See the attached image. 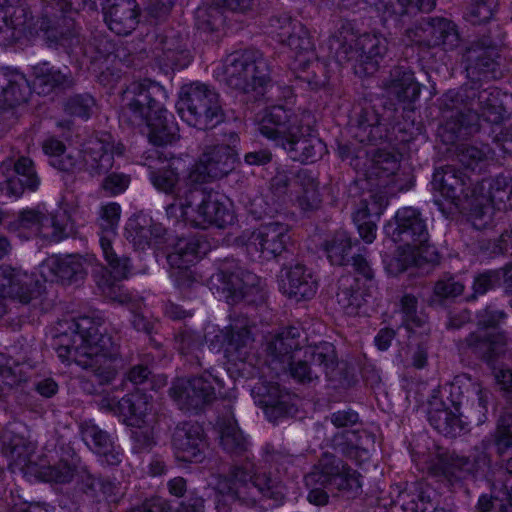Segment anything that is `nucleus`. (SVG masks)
<instances>
[{
  "instance_id": "obj_1",
  "label": "nucleus",
  "mask_w": 512,
  "mask_h": 512,
  "mask_svg": "<svg viewBox=\"0 0 512 512\" xmlns=\"http://www.w3.org/2000/svg\"><path fill=\"white\" fill-rule=\"evenodd\" d=\"M237 153L229 147H219L203 156L200 163L187 175L179 177L178 171L185 167L181 159H172L163 164L158 171L150 175L153 186L162 192L176 193V200L167 207V215L176 220L191 223L194 226L205 227L215 224L218 227L231 224L234 212L229 199L218 195H209L197 209L192 208L189 198L199 199L200 192L191 188L192 185L205 181L207 178H217L227 174L234 168Z\"/></svg>"
},
{
  "instance_id": "obj_2",
  "label": "nucleus",
  "mask_w": 512,
  "mask_h": 512,
  "mask_svg": "<svg viewBox=\"0 0 512 512\" xmlns=\"http://www.w3.org/2000/svg\"><path fill=\"white\" fill-rule=\"evenodd\" d=\"M385 233L394 242H400L403 249L399 258L385 257L384 263L390 273L404 270L408 263L436 262L435 248L428 245L426 227L416 209L408 207L397 211L394 221L385 227Z\"/></svg>"
},
{
  "instance_id": "obj_3",
  "label": "nucleus",
  "mask_w": 512,
  "mask_h": 512,
  "mask_svg": "<svg viewBox=\"0 0 512 512\" xmlns=\"http://www.w3.org/2000/svg\"><path fill=\"white\" fill-rule=\"evenodd\" d=\"M259 129L264 136L282 145L293 160L313 161L325 151V145L317 137H297L300 132L297 120L280 106L263 116Z\"/></svg>"
},
{
  "instance_id": "obj_4",
  "label": "nucleus",
  "mask_w": 512,
  "mask_h": 512,
  "mask_svg": "<svg viewBox=\"0 0 512 512\" xmlns=\"http://www.w3.org/2000/svg\"><path fill=\"white\" fill-rule=\"evenodd\" d=\"M104 139L89 140L82 151V159L74 160L71 153L66 154L60 141L49 138L43 143V151L49 157L50 164L60 170H86L91 176H97L109 170L113 164L114 145Z\"/></svg>"
},
{
  "instance_id": "obj_5",
  "label": "nucleus",
  "mask_w": 512,
  "mask_h": 512,
  "mask_svg": "<svg viewBox=\"0 0 512 512\" xmlns=\"http://www.w3.org/2000/svg\"><path fill=\"white\" fill-rule=\"evenodd\" d=\"M267 63L258 51H237L229 54L214 69L221 83L245 92L262 86L267 80Z\"/></svg>"
},
{
  "instance_id": "obj_6",
  "label": "nucleus",
  "mask_w": 512,
  "mask_h": 512,
  "mask_svg": "<svg viewBox=\"0 0 512 512\" xmlns=\"http://www.w3.org/2000/svg\"><path fill=\"white\" fill-rule=\"evenodd\" d=\"M176 108L184 122L199 129L219 122L217 95L204 84L194 83L183 87Z\"/></svg>"
},
{
  "instance_id": "obj_7",
  "label": "nucleus",
  "mask_w": 512,
  "mask_h": 512,
  "mask_svg": "<svg viewBox=\"0 0 512 512\" xmlns=\"http://www.w3.org/2000/svg\"><path fill=\"white\" fill-rule=\"evenodd\" d=\"M70 339L67 335L58 338L57 353L63 360L73 358L78 365L93 367L98 363H106L108 349L112 345L108 336L102 335L97 329L91 328L87 333H76L73 335L75 347L71 350L68 346Z\"/></svg>"
},
{
  "instance_id": "obj_8",
  "label": "nucleus",
  "mask_w": 512,
  "mask_h": 512,
  "mask_svg": "<svg viewBox=\"0 0 512 512\" xmlns=\"http://www.w3.org/2000/svg\"><path fill=\"white\" fill-rule=\"evenodd\" d=\"M48 227L53 229L52 236L57 241L74 232L71 217L63 209H59L55 215L49 217L39 210L22 211L13 229L17 231L28 230V234L23 233V236H29L44 232Z\"/></svg>"
},
{
  "instance_id": "obj_9",
  "label": "nucleus",
  "mask_w": 512,
  "mask_h": 512,
  "mask_svg": "<svg viewBox=\"0 0 512 512\" xmlns=\"http://www.w3.org/2000/svg\"><path fill=\"white\" fill-rule=\"evenodd\" d=\"M39 179L32 161L20 157L13 166H5L4 179L0 181V202L5 203L19 198L25 190H34Z\"/></svg>"
},
{
  "instance_id": "obj_10",
  "label": "nucleus",
  "mask_w": 512,
  "mask_h": 512,
  "mask_svg": "<svg viewBox=\"0 0 512 512\" xmlns=\"http://www.w3.org/2000/svg\"><path fill=\"white\" fill-rule=\"evenodd\" d=\"M30 87L26 78L16 71L0 69V120L17 116V108L28 100Z\"/></svg>"
},
{
  "instance_id": "obj_11",
  "label": "nucleus",
  "mask_w": 512,
  "mask_h": 512,
  "mask_svg": "<svg viewBox=\"0 0 512 512\" xmlns=\"http://www.w3.org/2000/svg\"><path fill=\"white\" fill-rule=\"evenodd\" d=\"M221 386V382L209 374L205 378L182 381L173 388V394L179 403L198 407L211 401L215 390Z\"/></svg>"
},
{
  "instance_id": "obj_12",
  "label": "nucleus",
  "mask_w": 512,
  "mask_h": 512,
  "mask_svg": "<svg viewBox=\"0 0 512 512\" xmlns=\"http://www.w3.org/2000/svg\"><path fill=\"white\" fill-rule=\"evenodd\" d=\"M279 286L281 291L291 298L309 299L316 293V281L303 266L297 265L281 272Z\"/></svg>"
},
{
  "instance_id": "obj_13",
  "label": "nucleus",
  "mask_w": 512,
  "mask_h": 512,
  "mask_svg": "<svg viewBox=\"0 0 512 512\" xmlns=\"http://www.w3.org/2000/svg\"><path fill=\"white\" fill-rule=\"evenodd\" d=\"M88 3L91 8L102 7L104 19L109 25L121 23L133 29V25L139 22L135 0H85V5ZM109 29L113 30V27L109 26Z\"/></svg>"
},
{
  "instance_id": "obj_14",
  "label": "nucleus",
  "mask_w": 512,
  "mask_h": 512,
  "mask_svg": "<svg viewBox=\"0 0 512 512\" xmlns=\"http://www.w3.org/2000/svg\"><path fill=\"white\" fill-rule=\"evenodd\" d=\"M286 234V226L278 223L267 224L252 235L251 245L260 250L263 258L270 259L283 251Z\"/></svg>"
},
{
  "instance_id": "obj_15",
  "label": "nucleus",
  "mask_w": 512,
  "mask_h": 512,
  "mask_svg": "<svg viewBox=\"0 0 512 512\" xmlns=\"http://www.w3.org/2000/svg\"><path fill=\"white\" fill-rule=\"evenodd\" d=\"M365 290L366 283H361L359 279L343 278L341 289L337 294V303L340 310L349 316L360 315L367 301Z\"/></svg>"
},
{
  "instance_id": "obj_16",
  "label": "nucleus",
  "mask_w": 512,
  "mask_h": 512,
  "mask_svg": "<svg viewBox=\"0 0 512 512\" xmlns=\"http://www.w3.org/2000/svg\"><path fill=\"white\" fill-rule=\"evenodd\" d=\"M32 277L9 267L0 268V298H17L21 302L29 300Z\"/></svg>"
},
{
  "instance_id": "obj_17",
  "label": "nucleus",
  "mask_w": 512,
  "mask_h": 512,
  "mask_svg": "<svg viewBox=\"0 0 512 512\" xmlns=\"http://www.w3.org/2000/svg\"><path fill=\"white\" fill-rule=\"evenodd\" d=\"M331 470L320 471L316 469L306 476V485L313 487L318 483L320 485L330 483L338 486L340 489L352 492H356L361 487L360 480L355 472L347 471L339 475H332Z\"/></svg>"
},
{
  "instance_id": "obj_18",
  "label": "nucleus",
  "mask_w": 512,
  "mask_h": 512,
  "mask_svg": "<svg viewBox=\"0 0 512 512\" xmlns=\"http://www.w3.org/2000/svg\"><path fill=\"white\" fill-rule=\"evenodd\" d=\"M82 269L81 258L76 255L67 256L62 260L51 257L41 267L45 279L51 281L54 280V276L61 279L70 278L72 274H77L81 272Z\"/></svg>"
},
{
  "instance_id": "obj_19",
  "label": "nucleus",
  "mask_w": 512,
  "mask_h": 512,
  "mask_svg": "<svg viewBox=\"0 0 512 512\" xmlns=\"http://www.w3.org/2000/svg\"><path fill=\"white\" fill-rule=\"evenodd\" d=\"M157 86H149L143 83H134L131 85L123 95V100L129 106V109L140 117L146 116V110L152 108L151 105V90H158Z\"/></svg>"
},
{
  "instance_id": "obj_20",
  "label": "nucleus",
  "mask_w": 512,
  "mask_h": 512,
  "mask_svg": "<svg viewBox=\"0 0 512 512\" xmlns=\"http://www.w3.org/2000/svg\"><path fill=\"white\" fill-rule=\"evenodd\" d=\"M502 182L503 181L497 180L495 185L492 187L489 199L491 204L486 205L481 209H476L473 212L472 223L476 228H484L491 220L493 212L492 205H497L500 209V203L504 202L505 198L509 200L510 196L512 195V185L505 184L504 188H500Z\"/></svg>"
},
{
  "instance_id": "obj_21",
  "label": "nucleus",
  "mask_w": 512,
  "mask_h": 512,
  "mask_svg": "<svg viewBox=\"0 0 512 512\" xmlns=\"http://www.w3.org/2000/svg\"><path fill=\"white\" fill-rule=\"evenodd\" d=\"M123 421L131 426L139 425L140 419L147 411L146 399L142 396L123 398L115 408Z\"/></svg>"
},
{
  "instance_id": "obj_22",
  "label": "nucleus",
  "mask_w": 512,
  "mask_h": 512,
  "mask_svg": "<svg viewBox=\"0 0 512 512\" xmlns=\"http://www.w3.org/2000/svg\"><path fill=\"white\" fill-rule=\"evenodd\" d=\"M197 21V29L203 32H217L234 28L231 24L232 19L228 15H223V13L216 9L209 12L206 9H198Z\"/></svg>"
},
{
  "instance_id": "obj_23",
  "label": "nucleus",
  "mask_w": 512,
  "mask_h": 512,
  "mask_svg": "<svg viewBox=\"0 0 512 512\" xmlns=\"http://www.w3.org/2000/svg\"><path fill=\"white\" fill-rule=\"evenodd\" d=\"M496 8L497 0H472L465 19L472 25H483L493 18Z\"/></svg>"
},
{
  "instance_id": "obj_24",
  "label": "nucleus",
  "mask_w": 512,
  "mask_h": 512,
  "mask_svg": "<svg viewBox=\"0 0 512 512\" xmlns=\"http://www.w3.org/2000/svg\"><path fill=\"white\" fill-rule=\"evenodd\" d=\"M310 356L314 365L323 366L324 370H328L335 363L334 347L329 343H323L317 347H307L304 352L297 350L293 354V359H300L301 355Z\"/></svg>"
},
{
  "instance_id": "obj_25",
  "label": "nucleus",
  "mask_w": 512,
  "mask_h": 512,
  "mask_svg": "<svg viewBox=\"0 0 512 512\" xmlns=\"http://www.w3.org/2000/svg\"><path fill=\"white\" fill-rule=\"evenodd\" d=\"M451 176L448 173L435 172L431 182V190L435 203L439 206L442 212H445L444 203L452 202L454 197L453 184L449 182Z\"/></svg>"
},
{
  "instance_id": "obj_26",
  "label": "nucleus",
  "mask_w": 512,
  "mask_h": 512,
  "mask_svg": "<svg viewBox=\"0 0 512 512\" xmlns=\"http://www.w3.org/2000/svg\"><path fill=\"white\" fill-rule=\"evenodd\" d=\"M351 247L350 239L345 231L338 232L325 246V252L332 264L342 265Z\"/></svg>"
},
{
  "instance_id": "obj_27",
  "label": "nucleus",
  "mask_w": 512,
  "mask_h": 512,
  "mask_svg": "<svg viewBox=\"0 0 512 512\" xmlns=\"http://www.w3.org/2000/svg\"><path fill=\"white\" fill-rule=\"evenodd\" d=\"M100 245L104 254L105 259L111 268V273H113L114 277L117 279L126 277L129 270V262L127 259H118L112 252L110 239L101 235L100 237Z\"/></svg>"
},
{
  "instance_id": "obj_28",
  "label": "nucleus",
  "mask_w": 512,
  "mask_h": 512,
  "mask_svg": "<svg viewBox=\"0 0 512 512\" xmlns=\"http://www.w3.org/2000/svg\"><path fill=\"white\" fill-rule=\"evenodd\" d=\"M121 214L120 206L115 202L103 205L99 212V225L107 235L113 234Z\"/></svg>"
},
{
  "instance_id": "obj_29",
  "label": "nucleus",
  "mask_w": 512,
  "mask_h": 512,
  "mask_svg": "<svg viewBox=\"0 0 512 512\" xmlns=\"http://www.w3.org/2000/svg\"><path fill=\"white\" fill-rule=\"evenodd\" d=\"M354 222L361 239L367 243H372L376 238L377 227L374 219L367 217L366 211H356Z\"/></svg>"
},
{
  "instance_id": "obj_30",
  "label": "nucleus",
  "mask_w": 512,
  "mask_h": 512,
  "mask_svg": "<svg viewBox=\"0 0 512 512\" xmlns=\"http://www.w3.org/2000/svg\"><path fill=\"white\" fill-rule=\"evenodd\" d=\"M34 85H59L63 82L64 76L53 70L48 63L39 64L34 68Z\"/></svg>"
},
{
  "instance_id": "obj_31",
  "label": "nucleus",
  "mask_w": 512,
  "mask_h": 512,
  "mask_svg": "<svg viewBox=\"0 0 512 512\" xmlns=\"http://www.w3.org/2000/svg\"><path fill=\"white\" fill-rule=\"evenodd\" d=\"M387 207V199L383 194H374L370 196L367 203L357 209V211H366L367 217L379 218Z\"/></svg>"
},
{
  "instance_id": "obj_32",
  "label": "nucleus",
  "mask_w": 512,
  "mask_h": 512,
  "mask_svg": "<svg viewBox=\"0 0 512 512\" xmlns=\"http://www.w3.org/2000/svg\"><path fill=\"white\" fill-rule=\"evenodd\" d=\"M497 285H500L499 272L489 271L479 274L475 278L473 289L476 294H484Z\"/></svg>"
},
{
  "instance_id": "obj_33",
  "label": "nucleus",
  "mask_w": 512,
  "mask_h": 512,
  "mask_svg": "<svg viewBox=\"0 0 512 512\" xmlns=\"http://www.w3.org/2000/svg\"><path fill=\"white\" fill-rule=\"evenodd\" d=\"M25 14V9L21 5L14 7L8 5L5 8H0V16H2L7 28L17 29L18 25L21 24V18Z\"/></svg>"
},
{
  "instance_id": "obj_34",
  "label": "nucleus",
  "mask_w": 512,
  "mask_h": 512,
  "mask_svg": "<svg viewBox=\"0 0 512 512\" xmlns=\"http://www.w3.org/2000/svg\"><path fill=\"white\" fill-rule=\"evenodd\" d=\"M464 285L455 278L439 281L435 286V293L441 297H455L462 293Z\"/></svg>"
},
{
  "instance_id": "obj_35",
  "label": "nucleus",
  "mask_w": 512,
  "mask_h": 512,
  "mask_svg": "<svg viewBox=\"0 0 512 512\" xmlns=\"http://www.w3.org/2000/svg\"><path fill=\"white\" fill-rule=\"evenodd\" d=\"M445 420V423L441 424L436 422L437 420L434 417H431V421L435 422V426L441 432L448 435H456L457 429H462V420L457 417H448V413L446 411L439 412L438 420Z\"/></svg>"
},
{
  "instance_id": "obj_36",
  "label": "nucleus",
  "mask_w": 512,
  "mask_h": 512,
  "mask_svg": "<svg viewBox=\"0 0 512 512\" xmlns=\"http://www.w3.org/2000/svg\"><path fill=\"white\" fill-rule=\"evenodd\" d=\"M128 185L129 178L122 174H111L103 183L104 189L113 195L124 192Z\"/></svg>"
},
{
  "instance_id": "obj_37",
  "label": "nucleus",
  "mask_w": 512,
  "mask_h": 512,
  "mask_svg": "<svg viewBox=\"0 0 512 512\" xmlns=\"http://www.w3.org/2000/svg\"><path fill=\"white\" fill-rule=\"evenodd\" d=\"M196 253L195 248L191 249V252H188L186 243L181 241L178 244V252L175 254L169 255L168 259L171 264H177L179 267H185L189 263L193 262L194 256L192 254Z\"/></svg>"
},
{
  "instance_id": "obj_38",
  "label": "nucleus",
  "mask_w": 512,
  "mask_h": 512,
  "mask_svg": "<svg viewBox=\"0 0 512 512\" xmlns=\"http://www.w3.org/2000/svg\"><path fill=\"white\" fill-rule=\"evenodd\" d=\"M243 440L240 429L235 424H230L221 432V441L227 448L239 446Z\"/></svg>"
},
{
  "instance_id": "obj_39",
  "label": "nucleus",
  "mask_w": 512,
  "mask_h": 512,
  "mask_svg": "<svg viewBox=\"0 0 512 512\" xmlns=\"http://www.w3.org/2000/svg\"><path fill=\"white\" fill-rule=\"evenodd\" d=\"M428 27H422L423 30H431L432 32H454L455 24L447 18H433L427 23Z\"/></svg>"
},
{
  "instance_id": "obj_40",
  "label": "nucleus",
  "mask_w": 512,
  "mask_h": 512,
  "mask_svg": "<svg viewBox=\"0 0 512 512\" xmlns=\"http://www.w3.org/2000/svg\"><path fill=\"white\" fill-rule=\"evenodd\" d=\"M392 91L395 92L399 98L408 97L409 93H412L413 96L419 93V86L417 83H414L410 78L405 82H397L394 83L391 87Z\"/></svg>"
},
{
  "instance_id": "obj_41",
  "label": "nucleus",
  "mask_w": 512,
  "mask_h": 512,
  "mask_svg": "<svg viewBox=\"0 0 512 512\" xmlns=\"http://www.w3.org/2000/svg\"><path fill=\"white\" fill-rule=\"evenodd\" d=\"M299 23L287 14L275 16L270 20V28L274 30H296Z\"/></svg>"
},
{
  "instance_id": "obj_42",
  "label": "nucleus",
  "mask_w": 512,
  "mask_h": 512,
  "mask_svg": "<svg viewBox=\"0 0 512 512\" xmlns=\"http://www.w3.org/2000/svg\"><path fill=\"white\" fill-rule=\"evenodd\" d=\"M20 379L17 377L16 372L12 371V368L9 366H0V386H13L17 384Z\"/></svg>"
},
{
  "instance_id": "obj_43",
  "label": "nucleus",
  "mask_w": 512,
  "mask_h": 512,
  "mask_svg": "<svg viewBox=\"0 0 512 512\" xmlns=\"http://www.w3.org/2000/svg\"><path fill=\"white\" fill-rule=\"evenodd\" d=\"M345 453L348 458L359 464L364 463L370 457V452L367 448L350 447L346 450Z\"/></svg>"
},
{
  "instance_id": "obj_44",
  "label": "nucleus",
  "mask_w": 512,
  "mask_h": 512,
  "mask_svg": "<svg viewBox=\"0 0 512 512\" xmlns=\"http://www.w3.org/2000/svg\"><path fill=\"white\" fill-rule=\"evenodd\" d=\"M331 420L335 426H346L356 422L357 414L346 411L337 412L332 415Z\"/></svg>"
},
{
  "instance_id": "obj_45",
  "label": "nucleus",
  "mask_w": 512,
  "mask_h": 512,
  "mask_svg": "<svg viewBox=\"0 0 512 512\" xmlns=\"http://www.w3.org/2000/svg\"><path fill=\"white\" fill-rule=\"evenodd\" d=\"M393 337L394 333L392 330L385 329L380 331L375 338L376 346L379 350H386L389 347Z\"/></svg>"
},
{
  "instance_id": "obj_46",
  "label": "nucleus",
  "mask_w": 512,
  "mask_h": 512,
  "mask_svg": "<svg viewBox=\"0 0 512 512\" xmlns=\"http://www.w3.org/2000/svg\"><path fill=\"white\" fill-rule=\"evenodd\" d=\"M83 438L84 440L90 444V441L93 442L95 445H102L105 441L106 437L105 435L96 428L87 429L83 432Z\"/></svg>"
},
{
  "instance_id": "obj_47",
  "label": "nucleus",
  "mask_w": 512,
  "mask_h": 512,
  "mask_svg": "<svg viewBox=\"0 0 512 512\" xmlns=\"http://www.w3.org/2000/svg\"><path fill=\"white\" fill-rule=\"evenodd\" d=\"M292 375L300 381L311 380V368L306 363L299 362L297 366L291 367Z\"/></svg>"
},
{
  "instance_id": "obj_48",
  "label": "nucleus",
  "mask_w": 512,
  "mask_h": 512,
  "mask_svg": "<svg viewBox=\"0 0 512 512\" xmlns=\"http://www.w3.org/2000/svg\"><path fill=\"white\" fill-rule=\"evenodd\" d=\"M37 391L45 397H50L56 393L57 385L53 380L46 379L38 383Z\"/></svg>"
},
{
  "instance_id": "obj_49",
  "label": "nucleus",
  "mask_w": 512,
  "mask_h": 512,
  "mask_svg": "<svg viewBox=\"0 0 512 512\" xmlns=\"http://www.w3.org/2000/svg\"><path fill=\"white\" fill-rule=\"evenodd\" d=\"M328 496L326 492L315 487L312 488L308 494V500L315 505H324L327 502Z\"/></svg>"
},
{
  "instance_id": "obj_50",
  "label": "nucleus",
  "mask_w": 512,
  "mask_h": 512,
  "mask_svg": "<svg viewBox=\"0 0 512 512\" xmlns=\"http://www.w3.org/2000/svg\"><path fill=\"white\" fill-rule=\"evenodd\" d=\"M149 139L152 143L157 144V145H163V144H166L171 141L167 137L165 127L160 129L159 131L151 129V131L149 132Z\"/></svg>"
},
{
  "instance_id": "obj_51",
  "label": "nucleus",
  "mask_w": 512,
  "mask_h": 512,
  "mask_svg": "<svg viewBox=\"0 0 512 512\" xmlns=\"http://www.w3.org/2000/svg\"><path fill=\"white\" fill-rule=\"evenodd\" d=\"M148 373L149 372L146 367L137 366L131 370V372L129 374V379L131 382H133L135 384H139L147 378Z\"/></svg>"
},
{
  "instance_id": "obj_52",
  "label": "nucleus",
  "mask_w": 512,
  "mask_h": 512,
  "mask_svg": "<svg viewBox=\"0 0 512 512\" xmlns=\"http://www.w3.org/2000/svg\"><path fill=\"white\" fill-rule=\"evenodd\" d=\"M483 115L486 117L487 121H489V122H492V123L499 122L502 119L501 107L495 106L492 103H489V107L487 108V110L484 112Z\"/></svg>"
},
{
  "instance_id": "obj_53",
  "label": "nucleus",
  "mask_w": 512,
  "mask_h": 512,
  "mask_svg": "<svg viewBox=\"0 0 512 512\" xmlns=\"http://www.w3.org/2000/svg\"><path fill=\"white\" fill-rule=\"evenodd\" d=\"M269 154L267 152H252L245 156V161L248 164H262L269 160Z\"/></svg>"
},
{
  "instance_id": "obj_54",
  "label": "nucleus",
  "mask_w": 512,
  "mask_h": 512,
  "mask_svg": "<svg viewBox=\"0 0 512 512\" xmlns=\"http://www.w3.org/2000/svg\"><path fill=\"white\" fill-rule=\"evenodd\" d=\"M252 0H225V5L231 10L244 11L251 7Z\"/></svg>"
},
{
  "instance_id": "obj_55",
  "label": "nucleus",
  "mask_w": 512,
  "mask_h": 512,
  "mask_svg": "<svg viewBox=\"0 0 512 512\" xmlns=\"http://www.w3.org/2000/svg\"><path fill=\"white\" fill-rule=\"evenodd\" d=\"M416 7L411 3L410 0H398L395 11L401 16L411 14Z\"/></svg>"
},
{
  "instance_id": "obj_56",
  "label": "nucleus",
  "mask_w": 512,
  "mask_h": 512,
  "mask_svg": "<svg viewBox=\"0 0 512 512\" xmlns=\"http://www.w3.org/2000/svg\"><path fill=\"white\" fill-rule=\"evenodd\" d=\"M169 490L175 496H180L185 490V481L182 478H175L169 483Z\"/></svg>"
},
{
  "instance_id": "obj_57",
  "label": "nucleus",
  "mask_w": 512,
  "mask_h": 512,
  "mask_svg": "<svg viewBox=\"0 0 512 512\" xmlns=\"http://www.w3.org/2000/svg\"><path fill=\"white\" fill-rule=\"evenodd\" d=\"M498 272L500 285H503L505 288L512 287V265L506 270Z\"/></svg>"
},
{
  "instance_id": "obj_58",
  "label": "nucleus",
  "mask_w": 512,
  "mask_h": 512,
  "mask_svg": "<svg viewBox=\"0 0 512 512\" xmlns=\"http://www.w3.org/2000/svg\"><path fill=\"white\" fill-rule=\"evenodd\" d=\"M179 447L185 452L187 455H183L185 460H194L197 457V451L195 447H186V444L181 443Z\"/></svg>"
},
{
  "instance_id": "obj_59",
  "label": "nucleus",
  "mask_w": 512,
  "mask_h": 512,
  "mask_svg": "<svg viewBox=\"0 0 512 512\" xmlns=\"http://www.w3.org/2000/svg\"><path fill=\"white\" fill-rule=\"evenodd\" d=\"M478 506L482 512L489 511L492 506L490 498L488 496H481L478 500Z\"/></svg>"
},
{
  "instance_id": "obj_60",
  "label": "nucleus",
  "mask_w": 512,
  "mask_h": 512,
  "mask_svg": "<svg viewBox=\"0 0 512 512\" xmlns=\"http://www.w3.org/2000/svg\"><path fill=\"white\" fill-rule=\"evenodd\" d=\"M436 0H417L418 9L422 11H430L434 8Z\"/></svg>"
},
{
  "instance_id": "obj_61",
  "label": "nucleus",
  "mask_w": 512,
  "mask_h": 512,
  "mask_svg": "<svg viewBox=\"0 0 512 512\" xmlns=\"http://www.w3.org/2000/svg\"><path fill=\"white\" fill-rule=\"evenodd\" d=\"M161 8L159 12H155V16L158 17L160 14H165L173 5V0H160Z\"/></svg>"
},
{
  "instance_id": "obj_62",
  "label": "nucleus",
  "mask_w": 512,
  "mask_h": 512,
  "mask_svg": "<svg viewBox=\"0 0 512 512\" xmlns=\"http://www.w3.org/2000/svg\"><path fill=\"white\" fill-rule=\"evenodd\" d=\"M186 246H187V250H188V252H191V249H192V248H193V246H194L196 253L192 254L191 256H194V257H195V258L193 259V261H194V260H196V259L199 257V255L201 254V251H200V248H201V247H200V244H199L198 242H191V243H186ZM202 254H205V251H202Z\"/></svg>"
},
{
  "instance_id": "obj_63",
  "label": "nucleus",
  "mask_w": 512,
  "mask_h": 512,
  "mask_svg": "<svg viewBox=\"0 0 512 512\" xmlns=\"http://www.w3.org/2000/svg\"><path fill=\"white\" fill-rule=\"evenodd\" d=\"M9 251V243L5 238H0V258Z\"/></svg>"
},
{
  "instance_id": "obj_64",
  "label": "nucleus",
  "mask_w": 512,
  "mask_h": 512,
  "mask_svg": "<svg viewBox=\"0 0 512 512\" xmlns=\"http://www.w3.org/2000/svg\"><path fill=\"white\" fill-rule=\"evenodd\" d=\"M10 454L13 459H18L22 455V449L18 445H14L12 450L10 451Z\"/></svg>"
}]
</instances>
